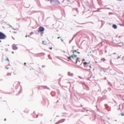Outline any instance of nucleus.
I'll use <instances>...</instances> for the list:
<instances>
[{
    "label": "nucleus",
    "instance_id": "obj_34",
    "mask_svg": "<svg viewBox=\"0 0 124 124\" xmlns=\"http://www.w3.org/2000/svg\"><path fill=\"white\" fill-rule=\"evenodd\" d=\"M120 115H121L122 116H124V113H121V114H120Z\"/></svg>",
    "mask_w": 124,
    "mask_h": 124
},
{
    "label": "nucleus",
    "instance_id": "obj_48",
    "mask_svg": "<svg viewBox=\"0 0 124 124\" xmlns=\"http://www.w3.org/2000/svg\"><path fill=\"white\" fill-rule=\"evenodd\" d=\"M74 38L73 37L72 38V39L71 40H72V41L74 39Z\"/></svg>",
    "mask_w": 124,
    "mask_h": 124
},
{
    "label": "nucleus",
    "instance_id": "obj_32",
    "mask_svg": "<svg viewBox=\"0 0 124 124\" xmlns=\"http://www.w3.org/2000/svg\"><path fill=\"white\" fill-rule=\"evenodd\" d=\"M71 51H73L74 52H77V51L76 50H72Z\"/></svg>",
    "mask_w": 124,
    "mask_h": 124
},
{
    "label": "nucleus",
    "instance_id": "obj_37",
    "mask_svg": "<svg viewBox=\"0 0 124 124\" xmlns=\"http://www.w3.org/2000/svg\"><path fill=\"white\" fill-rule=\"evenodd\" d=\"M108 84H110V85H112V84H111V83L109 82H108Z\"/></svg>",
    "mask_w": 124,
    "mask_h": 124
},
{
    "label": "nucleus",
    "instance_id": "obj_43",
    "mask_svg": "<svg viewBox=\"0 0 124 124\" xmlns=\"http://www.w3.org/2000/svg\"><path fill=\"white\" fill-rule=\"evenodd\" d=\"M78 77L79 78H80V79H82V78H81V77H80V76H78Z\"/></svg>",
    "mask_w": 124,
    "mask_h": 124
},
{
    "label": "nucleus",
    "instance_id": "obj_40",
    "mask_svg": "<svg viewBox=\"0 0 124 124\" xmlns=\"http://www.w3.org/2000/svg\"><path fill=\"white\" fill-rule=\"evenodd\" d=\"M123 24H124L120 23V25L121 26H123Z\"/></svg>",
    "mask_w": 124,
    "mask_h": 124
},
{
    "label": "nucleus",
    "instance_id": "obj_29",
    "mask_svg": "<svg viewBox=\"0 0 124 124\" xmlns=\"http://www.w3.org/2000/svg\"><path fill=\"white\" fill-rule=\"evenodd\" d=\"M88 6L89 8H92V6L91 5H89Z\"/></svg>",
    "mask_w": 124,
    "mask_h": 124
},
{
    "label": "nucleus",
    "instance_id": "obj_13",
    "mask_svg": "<svg viewBox=\"0 0 124 124\" xmlns=\"http://www.w3.org/2000/svg\"><path fill=\"white\" fill-rule=\"evenodd\" d=\"M106 96L105 95H103V97H102L101 98V99H102L103 100V99H105L106 98Z\"/></svg>",
    "mask_w": 124,
    "mask_h": 124
},
{
    "label": "nucleus",
    "instance_id": "obj_61",
    "mask_svg": "<svg viewBox=\"0 0 124 124\" xmlns=\"http://www.w3.org/2000/svg\"><path fill=\"white\" fill-rule=\"evenodd\" d=\"M60 37H58L57 39H59L60 38Z\"/></svg>",
    "mask_w": 124,
    "mask_h": 124
},
{
    "label": "nucleus",
    "instance_id": "obj_51",
    "mask_svg": "<svg viewBox=\"0 0 124 124\" xmlns=\"http://www.w3.org/2000/svg\"><path fill=\"white\" fill-rule=\"evenodd\" d=\"M74 46H72V48L73 49H74Z\"/></svg>",
    "mask_w": 124,
    "mask_h": 124
},
{
    "label": "nucleus",
    "instance_id": "obj_28",
    "mask_svg": "<svg viewBox=\"0 0 124 124\" xmlns=\"http://www.w3.org/2000/svg\"><path fill=\"white\" fill-rule=\"evenodd\" d=\"M75 9L76 11L78 13V10L77 8H75Z\"/></svg>",
    "mask_w": 124,
    "mask_h": 124
},
{
    "label": "nucleus",
    "instance_id": "obj_17",
    "mask_svg": "<svg viewBox=\"0 0 124 124\" xmlns=\"http://www.w3.org/2000/svg\"><path fill=\"white\" fill-rule=\"evenodd\" d=\"M60 123H61L60 121H58L57 122L55 123V124H59Z\"/></svg>",
    "mask_w": 124,
    "mask_h": 124
},
{
    "label": "nucleus",
    "instance_id": "obj_3",
    "mask_svg": "<svg viewBox=\"0 0 124 124\" xmlns=\"http://www.w3.org/2000/svg\"><path fill=\"white\" fill-rule=\"evenodd\" d=\"M38 30L39 32H43L44 31L45 29L44 27L40 26Z\"/></svg>",
    "mask_w": 124,
    "mask_h": 124
},
{
    "label": "nucleus",
    "instance_id": "obj_47",
    "mask_svg": "<svg viewBox=\"0 0 124 124\" xmlns=\"http://www.w3.org/2000/svg\"><path fill=\"white\" fill-rule=\"evenodd\" d=\"M89 67H90V69H91V68H92V67H91V65H89Z\"/></svg>",
    "mask_w": 124,
    "mask_h": 124
},
{
    "label": "nucleus",
    "instance_id": "obj_52",
    "mask_svg": "<svg viewBox=\"0 0 124 124\" xmlns=\"http://www.w3.org/2000/svg\"><path fill=\"white\" fill-rule=\"evenodd\" d=\"M38 115H36V118H37L38 117Z\"/></svg>",
    "mask_w": 124,
    "mask_h": 124
},
{
    "label": "nucleus",
    "instance_id": "obj_54",
    "mask_svg": "<svg viewBox=\"0 0 124 124\" xmlns=\"http://www.w3.org/2000/svg\"><path fill=\"white\" fill-rule=\"evenodd\" d=\"M77 53L78 54H79L80 53L78 51H77Z\"/></svg>",
    "mask_w": 124,
    "mask_h": 124
},
{
    "label": "nucleus",
    "instance_id": "obj_33",
    "mask_svg": "<svg viewBox=\"0 0 124 124\" xmlns=\"http://www.w3.org/2000/svg\"><path fill=\"white\" fill-rule=\"evenodd\" d=\"M85 61V59H83L82 60V62L81 63V64H80V65H81V64H82V62H83L84 61Z\"/></svg>",
    "mask_w": 124,
    "mask_h": 124
},
{
    "label": "nucleus",
    "instance_id": "obj_36",
    "mask_svg": "<svg viewBox=\"0 0 124 124\" xmlns=\"http://www.w3.org/2000/svg\"><path fill=\"white\" fill-rule=\"evenodd\" d=\"M46 67V66L45 65H43L42 66V68H45Z\"/></svg>",
    "mask_w": 124,
    "mask_h": 124
},
{
    "label": "nucleus",
    "instance_id": "obj_46",
    "mask_svg": "<svg viewBox=\"0 0 124 124\" xmlns=\"http://www.w3.org/2000/svg\"><path fill=\"white\" fill-rule=\"evenodd\" d=\"M79 23L80 24H84L85 23Z\"/></svg>",
    "mask_w": 124,
    "mask_h": 124
},
{
    "label": "nucleus",
    "instance_id": "obj_62",
    "mask_svg": "<svg viewBox=\"0 0 124 124\" xmlns=\"http://www.w3.org/2000/svg\"><path fill=\"white\" fill-rule=\"evenodd\" d=\"M27 36H28L27 35H26V36H25V37H27Z\"/></svg>",
    "mask_w": 124,
    "mask_h": 124
},
{
    "label": "nucleus",
    "instance_id": "obj_15",
    "mask_svg": "<svg viewBox=\"0 0 124 124\" xmlns=\"http://www.w3.org/2000/svg\"><path fill=\"white\" fill-rule=\"evenodd\" d=\"M12 74V73H7V76H11V74Z\"/></svg>",
    "mask_w": 124,
    "mask_h": 124
},
{
    "label": "nucleus",
    "instance_id": "obj_63",
    "mask_svg": "<svg viewBox=\"0 0 124 124\" xmlns=\"http://www.w3.org/2000/svg\"><path fill=\"white\" fill-rule=\"evenodd\" d=\"M92 78H94L95 77H92Z\"/></svg>",
    "mask_w": 124,
    "mask_h": 124
},
{
    "label": "nucleus",
    "instance_id": "obj_35",
    "mask_svg": "<svg viewBox=\"0 0 124 124\" xmlns=\"http://www.w3.org/2000/svg\"><path fill=\"white\" fill-rule=\"evenodd\" d=\"M121 55H120V56H118L117 58V59H119V58H120V57H121Z\"/></svg>",
    "mask_w": 124,
    "mask_h": 124
},
{
    "label": "nucleus",
    "instance_id": "obj_11",
    "mask_svg": "<svg viewBox=\"0 0 124 124\" xmlns=\"http://www.w3.org/2000/svg\"><path fill=\"white\" fill-rule=\"evenodd\" d=\"M65 119H62L60 120L59 121H60V122H61V123H62L63 122H64L65 121Z\"/></svg>",
    "mask_w": 124,
    "mask_h": 124
},
{
    "label": "nucleus",
    "instance_id": "obj_55",
    "mask_svg": "<svg viewBox=\"0 0 124 124\" xmlns=\"http://www.w3.org/2000/svg\"><path fill=\"white\" fill-rule=\"evenodd\" d=\"M107 52V51L106 50H105V53H106Z\"/></svg>",
    "mask_w": 124,
    "mask_h": 124
},
{
    "label": "nucleus",
    "instance_id": "obj_16",
    "mask_svg": "<svg viewBox=\"0 0 124 124\" xmlns=\"http://www.w3.org/2000/svg\"><path fill=\"white\" fill-rule=\"evenodd\" d=\"M85 86H86V88H87V89L88 90H89V88L88 86L86 85H85Z\"/></svg>",
    "mask_w": 124,
    "mask_h": 124
},
{
    "label": "nucleus",
    "instance_id": "obj_18",
    "mask_svg": "<svg viewBox=\"0 0 124 124\" xmlns=\"http://www.w3.org/2000/svg\"><path fill=\"white\" fill-rule=\"evenodd\" d=\"M42 43L44 45H46V43L44 41H42Z\"/></svg>",
    "mask_w": 124,
    "mask_h": 124
},
{
    "label": "nucleus",
    "instance_id": "obj_12",
    "mask_svg": "<svg viewBox=\"0 0 124 124\" xmlns=\"http://www.w3.org/2000/svg\"><path fill=\"white\" fill-rule=\"evenodd\" d=\"M72 58H73V57H74V58H76L77 57V56L76 55H74V54H72Z\"/></svg>",
    "mask_w": 124,
    "mask_h": 124
},
{
    "label": "nucleus",
    "instance_id": "obj_39",
    "mask_svg": "<svg viewBox=\"0 0 124 124\" xmlns=\"http://www.w3.org/2000/svg\"><path fill=\"white\" fill-rule=\"evenodd\" d=\"M122 60L124 61V56L122 57Z\"/></svg>",
    "mask_w": 124,
    "mask_h": 124
},
{
    "label": "nucleus",
    "instance_id": "obj_26",
    "mask_svg": "<svg viewBox=\"0 0 124 124\" xmlns=\"http://www.w3.org/2000/svg\"><path fill=\"white\" fill-rule=\"evenodd\" d=\"M5 60L6 61H9V60L7 58L5 59Z\"/></svg>",
    "mask_w": 124,
    "mask_h": 124
},
{
    "label": "nucleus",
    "instance_id": "obj_58",
    "mask_svg": "<svg viewBox=\"0 0 124 124\" xmlns=\"http://www.w3.org/2000/svg\"><path fill=\"white\" fill-rule=\"evenodd\" d=\"M88 115H84V116H88Z\"/></svg>",
    "mask_w": 124,
    "mask_h": 124
},
{
    "label": "nucleus",
    "instance_id": "obj_57",
    "mask_svg": "<svg viewBox=\"0 0 124 124\" xmlns=\"http://www.w3.org/2000/svg\"><path fill=\"white\" fill-rule=\"evenodd\" d=\"M61 40L62 41H63V40L62 39H61Z\"/></svg>",
    "mask_w": 124,
    "mask_h": 124
},
{
    "label": "nucleus",
    "instance_id": "obj_56",
    "mask_svg": "<svg viewBox=\"0 0 124 124\" xmlns=\"http://www.w3.org/2000/svg\"><path fill=\"white\" fill-rule=\"evenodd\" d=\"M24 64L25 65L26 64V62H24Z\"/></svg>",
    "mask_w": 124,
    "mask_h": 124
},
{
    "label": "nucleus",
    "instance_id": "obj_14",
    "mask_svg": "<svg viewBox=\"0 0 124 124\" xmlns=\"http://www.w3.org/2000/svg\"><path fill=\"white\" fill-rule=\"evenodd\" d=\"M39 31L38 30L35 31V33L37 34H38L39 33Z\"/></svg>",
    "mask_w": 124,
    "mask_h": 124
},
{
    "label": "nucleus",
    "instance_id": "obj_1",
    "mask_svg": "<svg viewBox=\"0 0 124 124\" xmlns=\"http://www.w3.org/2000/svg\"><path fill=\"white\" fill-rule=\"evenodd\" d=\"M7 38L6 35L1 32H0V39H4Z\"/></svg>",
    "mask_w": 124,
    "mask_h": 124
},
{
    "label": "nucleus",
    "instance_id": "obj_10",
    "mask_svg": "<svg viewBox=\"0 0 124 124\" xmlns=\"http://www.w3.org/2000/svg\"><path fill=\"white\" fill-rule=\"evenodd\" d=\"M68 75L69 76H72L73 75V74L70 73V72H68Z\"/></svg>",
    "mask_w": 124,
    "mask_h": 124
},
{
    "label": "nucleus",
    "instance_id": "obj_27",
    "mask_svg": "<svg viewBox=\"0 0 124 124\" xmlns=\"http://www.w3.org/2000/svg\"><path fill=\"white\" fill-rule=\"evenodd\" d=\"M77 33H76V34L74 35V36H73V37L74 38L76 36H77Z\"/></svg>",
    "mask_w": 124,
    "mask_h": 124
},
{
    "label": "nucleus",
    "instance_id": "obj_9",
    "mask_svg": "<svg viewBox=\"0 0 124 124\" xmlns=\"http://www.w3.org/2000/svg\"><path fill=\"white\" fill-rule=\"evenodd\" d=\"M83 64L85 67H86V66L87 64H88L89 63H87L86 62H84Z\"/></svg>",
    "mask_w": 124,
    "mask_h": 124
},
{
    "label": "nucleus",
    "instance_id": "obj_6",
    "mask_svg": "<svg viewBox=\"0 0 124 124\" xmlns=\"http://www.w3.org/2000/svg\"><path fill=\"white\" fill-rule=\"evenodd\" d=\"M50 1L51 3H52L54 2H56L57 1L56 0H48V1Z\"/></svg>",
    "mask_w": 124,
    "mask_h": 124
},
{
    "label": "nucleus",
    "instance_id": "obj_50",
    "mask_svg": "<svg viewBox=\"0 0 124 124\" xmlns=\"http://www.w3.org/2000/svg\"><path fill=\"white\" fill-rule=\"evenodd\" d=\"M33 33V32H31V34H32Z\"/></svg>",
    "mask_w": 124,
    "mask_h": 124
},
{
    "label": "nucleus",
    "instance_id": "obj_25",
    "mask_svg": "<svg viewBox=\"0 0 124 124\" xmlns=\"http://www.w3.org/2000/svg\"><path fill=\"white\" fill-rule=\"evenodd\" d=\"M73 58H71V59H72V60H74V62L75 63V58H74V57H73Z\"/></svg>",
    "mask_w": 124,
    "mask_h": 124
},
{
    "label": "nucleus",
    "instance_id": "obj_44",
    "mask_svg": "<svg viewBox=\"0 0 124 124\" xmlns=\"http://www.w3.org/2000/svg\"><path fill=\"white\" fill-rule=\"evenodd\" d=\"M48 57H50V54H49L48 55Z\"/></svg>",
    "mask_w": 124,
    "mask_h": 124
},
{
    "label": "nucleus",
    "instance_id": "obj_22",
    "mask_svg": "<svg viewBox=\"0 0 124 124\" xmlns=\"http://www.w3.org/2000/svg\"><path fill=\"white\" fill-rule=\"evenodd\" d=\"M43 54V55H45V54L44 53H39L38 54Z\"/></svg>",
    "mask_w": 124,
    "mask_h": 124
},
{
    "label": "nucleus",
    "instance_id": "obj_24",
    "mask_svg": "<svg viewBox=\"0 0 124 124\" xmlns=\"http://www.w3.org/2000/svg\"><path fill=\"white\" fill-rule=\"evenodd\" d=\"M74 95V96H75L76 97V98H77V100H78L79 99H79H80V98H78V97H76V94H75Z\"/></svg>",
    "mask_w": 124,
    "mask_h": 124
},
{
    "label": "nucleus",
    "instance_id": "obj_60",
    "mask_svg": "<svg viewBox=\"0 0 124 124\" xmlns=\"http://www.w3.org/2000/svg\"><path fill=\"white\" fill-rule=\"evenodd\" d=\"M16 88H18V85H16Z\"/></svg>",
    "mask_w": 124,
    "mask_h": 124
},
{
    "label": "nucleus",
    "instance_id": "obj_38",
    "mask_svg": "<svg viewBox=\"0 0 124 124\" xmlns=\"http://www.w3.org/2000/svg\"><path fill=\"white\" fill-rule=\"evenodd\" d=\"M109 15H111V14H113L111 12H110L109 13Z\"/></svg>",
    "mask_w": 124,
    "mask_h": 124
},
{
    "label": "nucleus",
    "instance_id": "obj_41",
    "mask_svg": "<svg viewBox=\"0 0 124 124\" xmlns=\"http://www.w3.org/2000/svg\"><path fill=\"white\" fill-rule=\"evenodd\" d=\"M91 77V76L90 77V78H87V80H90L89 79H90V78Z\"/></svg>",
    "mask_w": 124,
    "mask_h": 124
},
{
    "label": "nucleus",
    "instance_id": "obj_8",
    "mask_svg": "<svg viewBox=\"0 0 124 124\" xmlns=\"http://www.w3.org/2000/svg\"><path fill=\"white\" fill-rule=\"evenodd\" d=\"M79 57H78L77 58V59L76 60V63L77 64L78 61V62H80V61L79 60Z\"/></svg>",
    "mask_w": 124,
    "mask_h": 124
},
{
    "label": "nucleus",
    "instance_id": "obj_49",
    "mask_svg": "<svg viewBox=\"0 0 124 124\" xmlns=\"http://www.w3.org/2000/svg\"><path fill=\"white\" fill-rule=\"evenodd\" d=\"M72 41V40H70V42H69V43H70Z\"/></svg>",
    "mask_w": 124,
    "mask_h": 124
},
{
    "label": "nucleus",
    "instance_id": "obj_2",
    "mask_svg": "<svg viewBox=\"0 0 124 124\" xmlns=\"http://www.w3.org/2000/svg\"><path fill=\"white\" fill-rule=\"evenodd\" d=\"M104 106L106 109L108 111H111V107L109 106L107 104H105L104 105Z\"/></svg>",
    "mask_w": 124,
    "mask_h": 124
},
{
    "label": "nucleus",
    "instance_id": "obj_59",
    "mask_svg": "<svg viewBox=\"0 0 124 124\" xmlns=\"http://www.w3.org/2000/svg\"><path fill=\"white\" fill-rule=\"evenodd\" d=\"M74 51H73L72 53H73V54H74Z\"/></svg>",
    "mask_w": 124,
    "mask_h": 124
},
{
    "label": "nucleus",
    "instance_id": "obj_23",
    "mask_svg": "<svg viewBox=\"0 0 124 124\" xmlns=\"http://www.w3.org/2000/svg\"><path fill=\"white\" fill-rule=\"evenodd\" d=\"M83 95H84L85 96H87V94L85 93H84L83 94Z\"/></svg>",
    "mask_w": 124,
    "mask_h": 124
},
{
    "label": "nucleus",
    "instance_id": "obj_42",
    "mask_svg": "<svg viewBox=\"0 0 124 124\" xmlns=\"http://www.w3.org/2000/svg\"><path fill=\"white\" fill-rule=\"evenodd\" d=\"M5 67L6 68V69H8L9 68V67H6V66H5Z\"/></svg>",
    "mask_w": 124,
    "mask_h": 124
},
{
    "label": "nucleus",
    "instance_id": "obj_64",
    "mask_svg": "<svg viewBox=\"0 0 124 124\" xmlns=\"http://www.w3.org/2000/svg\"><path fill=\"white\" fill-rule=\"evenodd\" d=\"M91 51H90L88 53V54H89V53H91Z\"/></svg>",
    "mask_w": 124,
    "mask_h": 124
},
{
    "label": "nucleus",
    "instance_id": "obj_45",
    "mask_svg": "<svg viewBox=\"0 0 124 124\" xmlns=\"http://www.w3.org/2000/svg\"><path fill=\"white\" fill-rule=\"evenodd\" d=\"M49 48H50L51 50H52V47H49Z\"/></svg>",
    "mask_w": 124,
    "mask_h": 124
},
{
    "label": "nucleus",
    "instance_id": "obj_21",
    "mask_svg": "<svg viewBox=\"0 0 124 124\" xmlns=\"http://www.w3.org/2000/svg\"><path fill=\"white\" fill-rule=\"evenodd\" d=\"M86 111L87 112L88 111H89L90 112H92L93 111L92 110H86Z\"/></svg>",
    "mask_w": 124,
    "mask_h": 124
},
{
    "label": "nucleus",
    "instance_id": "obj_7",
    "mask_svg": "<svg viewBox=\"0 0 124 124\" xmlns=\"http://www.w3.org/2000/svg\"><path fill=\"white\" fill-rule=\"evenodd\" d=\"M112 27L114 29H116L117 28V26L115 24H113Z\"/></svg>",
    "mask_w": 124,
    "mask_h": 124
},
{
    "label": "nucleus",
    "instance_id": "obj_4",
    "mask_svg": "<svg viewBox=\"0 0 124 124\" xmlns=\"http://www.w3.org/2000/svg\"><path fill=\"white\" fill-rule=\"evenodd\" d=\"M12 47L13 49L14 50H16L18 49V47L15 44H13L12 45Z\"/></svg>",
    "mask_w": 124,
    "mask_h": 124
},
{
    "label": "nucleus",
    "instance_id": "obj_31",
    "mask_svg": "<svg viewBox=\"0 0 124 124\" xmlns=\"http://www.w3.org/2000/svg\"><path fill=\"white\" fill-rule=\"evenodd\" d=\"M101 60H103V62L105 60L104 58H103L102 59H101Z\"/></svg>",
    "mask_w": 124,
    "mask_h": 124
},
{
    "label": "nucleus",
    "instance_id": "obj_5",
    "mask_svg": "<svg viewBox=\"0 0 124 124\" xmlns=\"http://www.w3.org/2000/svg\"><path fill=\"white\" fill-rule=\"evenodd\" d=\"M72 55L68 57V61H71L73 62H74V60H73L72 59H71V58H72Z\"/></svg>",
    "mask_w": 124,
    "mask_h": 124
},
{
    "label": "nucleus",
    "instance_id": "obj_30",
    "mask_svg": "<svg viewBox=\"0 0 124 124\" xmlns=\"http://www.w3.org/2000/svg\"><path fill=\"white\" fill-rule=\"evenodd\" d=\"M5 50L6 51H8V48H7L5 49Z\"/></svg>",
    "mask_w": 124,
    "mask_h": 124
},
{
    "label": "nucleus",
    "instance_id": "obj_20",
    "mask_svg": "<svg viewBox=\"0 0 124 124\" xmlns=\"http://www.w3.org/2000/svg\"><path fill=\"white\" fill-rule=\"evenodd\" d=\"M107 89H108V90L109 91H110L111 90V88L110 87L108 88Z\"/></svg>",
    "mask_w": 124,
    "mask_h": 124
},
{
    "label": "nucleus",
    "instance_id": "obj_19",
    "mask_svg": "<svg viewBox=\"0 0 124 124\" xmlns=\"http://www.w3.org/2000/svg\"><path fill=\"white\" fill-rule=\"evenodd\" d=\"M44 86V89L46 88H45V87H46V88H47V89H48V90H49V89H50V88H49V87H47V86Z\"/></svg>",
    "mask_w": 124,
    "mask_h": 124
},
{
    "label": "nucleus",
    "instance_id": "obj_53",
    "mask_svg": "<svg viewBox=\"0 0 124 124\" xmlns=\"http://www.w3.org/2000/svg\"><path fill=\"white\" fill-rule=\"evenodd\" d=\"M88 64H87L86 66V67H87L89 66L88 65Z\"/></svg>",
    "mask_w": 124,
    "mask_h": 124
}]
</instances>
